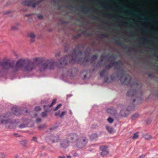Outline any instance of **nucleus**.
Listing matches in <instances>:
<instances>
[{"mask_svg": "<svg viewBox=\"0 0 158 158\" xmlns=\"http://www.w3.org/2000/svg\"><path fill=\"white\" fill-rule=\"evenodd\" d=\"M86 77V75L84 76V78H85Z\"/></svg>", "mask_w": 158, "mask_h": 158, "instance_id": "nucleus-58", "label": "nucleus"}, {"mask_svg": "<svg viewBox=\"0 0 158 158\" xmlns=\"http://www.w3.org/2000/svg\"><path fill=\"white\" fill-rule=\"evenodd\" d=\"M12 115L11 113L8 112L6 113V114L4 116V118H7L10 117V116Z\"/></svg>", "mask_w": 158, "mask_h": 158, "instance_id": "nucleus-29", "label": "nucleus"}, {"mask_svg": "<svg viewBox=\"0 0 158 158\" xmlns=\"http://www.w3.org/2000/svg\"><path fill=\"white\" fill-rule=\"evenodd\" d=\"M11 110L13 114L16 116H19L20 115V111L17 108L13 107L11 108Z\"/></svg>", "mask_w": 158, "mask_h": 158, "instance_id": "nucleus-14", "label": "nucleus"}, {"mask_svg": "<svg viewBox=\"0 0 158 158\" xmlns=\"http://www.w3.org/2000/svg\"><path fill=\"white\" fill-rule=\"evenodd\" d=\"M108 148V146H102L100 147L99 148V149L100 151L102 152L105 151L107 150Z\"/></svg>", "mask_w": 158, "mask_h": 158, "instance_id": "nucleus-22", "label": "nucleus"}, {"mask_svg": "<svg viewBox=\"0 0 158 158\" xmlns=\"http://www.w3.org/2000/svg\"><path fill=\"white\" fill-rule=\"evenodd\" d=\"M26 126L24 124H20L19 126V127L20 128H23L26 127Z\"/></svg>", "mask_w": 158, "mask_h": 158, "instance_id": "nucleus-32", "label": "nucleus"}, {"mask_svg": "<svg viewBox=\"0 0 158 158\" xmlns=\"http://www.w3.org/2000/svg\"><path fill=\"white\" fill-rule=\"evenodd\" d=\"M154 54L155 56L157 58V59L158 60V54L156 53H154Z\"/></svg>", "mask_w": 158, "mask_h": 158, "instance_id": "nucleus-46", "label": "nucleus"}, {"mask_svg": "<svg viewBox=\"0 0 158 158\" xmlns=\"http://www.w3.org/2000/svg\"><path fill=\"white\" fill-rule=\"evenodd\" d=\"M67 139L69 142L76 143L78 139V135L76 133H73L68 134L66 136Z\"/></svg>", "mask_w": 158, "mask_h": 158, "instance_id": "nucleus-9", "label": "nucleus"}, {"mask_svg": "<svg viewBox=\"0 0 158 158\" xmlns=\"http://www.w3.org/2000/svg\"><path fill=\"white\" fill-rule=\"evenodd\" d=\"M81 140L84 143L83 145H82V147H85L87 143L88 139L85 137H83L81 138Z\"/></svg>", "mask_w": 158, "mask_h": 158, "instance_id": "nucleus-17", "label": "nucleus"}, {"mask_svg": "<svg viewBox=\"0 0 158 158\" xmlns=\"http://www.w3.org/2000/svg\"><path fill=\"white\" fill-rule=\"evenodd\" d=\"M47 116V113L46 112H43L41 114V116L42 117H45Z\"/></svg>", "mask_w": 158, "mask_h": 158, "instance_id": "nucleus-35", "label": "nucleus"}, {"mask_svg": "<svg viewBox=\"0 0 158 158\" xmlns=\"http://www.w3.org/2000/svg\"><path fill=\"white\" fill-rule=\"evenodd\" d=\"M58 157L59 158H65V157L64 156H58Z\"/></svg>", "mask_w": 158, "mask_h": 158, "instance_id": "nucleus-47", "label": "nucleus"}, {"mask_svg": "<svg viewBox=\"0 0 158 158\" xmlns=\"http://www.w3.org/2000/svg\"><path fill=\"white\" fill-rule=\"evenodd\" d=\"M43 148H44V147H42Z\"/></svg>", "mask_w": 158, "mask_h": 158, "instance_id": "nucleus-59", "label": "nucleus"}, {"mask_svg": "<svg viewBox=\"0 0 158 158\" xmlns=\"http://www.w3.org/2000/svg\"><path fill=\"white\" fill-rule=\"evenodd\" d=\"M41 121V119L40 118H38L36 119V123H38L40 122Z\"/></svg>", "mask_w": 158, "mask_h": 158, "instance_id": "nucleus-40", "label": "nucleus"}, {"mask_svg": "<svg viewBox=\"0 0 158 158\" xmlns=\"http://www.w3.org/2000/svg\"><path fill=\"white\" fill-rule=\"evenodd\" d=\"M156 97H158V96H157V95H156Z\"/></svg>", "mask_w": 158, "mask_h": 158, "instance_id": "nucleus-60", "label": "nucleus"}, {"mask_svg": "<svg viewBox=\"0 0 158 158\" xmlns=\"http://www.w3.org/2000/svg\"><path fill=\"white\" fill-rule=\"evenodd\" d=\"M145 156V155L143 154L141 156H139V158H143Z\"/></svg>", "mask_w": 158, "mask_h": 158, "instance_id": "nucleus-43", "label": "nucleus"}, {"mask_svg": "<svg viewBox=\"0 0 158 158\" xmlns=\"http://www.w3.org/2000/svg\"><path fill=\"white\" fill-rule=\"evenodd\" d=\"M72 96V94H69L67 95V97H70Z\"/></svg>", "mask_w": 158, "mask_h": 158, "instance_id": "nucleus-49", "label": "nucleus"}, {"mask_svg": "<svg viewBox=\"0 0 158 158\" xmlns=\"http://www.w3.org/2000/svg\"><path fill=\"white\" fill-rule=\"evenodd\" d=\"M46 102V101H43V102H43V103H44L45 102Z\"/></svg>", "mask_w": 158, "mask_h": 158, "instance_id": "nucleus-57", "label": "nucleus"}, {"mask_svg": "<svg viewBox=\"0 0 158 158\" xmlns=\"http://www.w3.org/2000/svg\"><path fill=\"white\" fill-rule=\"evenodd\" d=\"M11 30H18V27L17 26L12 25L11 27Z\"/></svg>", "mask_w": 158, "mask_h": 158, "instance_id": "nucleus-26", "label": "nucleus"}, {"mask_svg": "<svg viewBox=\"0 0 158 158\" xmlns=\"http://www.w3.org/2000/svg\"><path fill=\"white\" fill-rule=\"evenodd\" d=\"M1 123L2 124H7L12 123L11 121H10L9 120H2L1 121Z\"/></svg>", "mask_w": 158, "mask_h": 158, "instance_id": "nucleus-20", "label": "nucleus"}, {"mask_svg": "<svg viewBox=\"0 0 158 158\" xmlns=\"http://www.w3.org/2000/svg\"><path fill=\"white\" fill-rule=\"evenodd\" d=\"M69 141L66 137V138L62 139L60 143V147L62 148H66L69 146Z\"/></svg>", "mask_w": 158, "mask_h": 158, "instance_id": "nucleus-10", "label": "nucleus"}, {"mask_svg": "<svg viewBox=\"0 0 158 158\" xmlns=\"http://www.w3.org/2000/svg\"><path fill=\"white\" fill-rule=\"evenodd\" d=\"M60 52H58V53L56 54L55 56L57 57V56H58L59 55H60Z\"/></svg>", "mask_w": 158, "mask_h": 158, "instance_id": "nucleus-44", "label": "nucleus"}, {"mask_svg": "<svg viewBox=\"0 0 158 158\" xmlns=\"http://www.w3.org/2000/svg\"><path fill=\"white\" fill-rule=\"evenodd\" d=\"M38 18L39 19H42V18H43V17L42 15H39L38 16Z\"/></svg>", "mask_w": 158, "mask_h": 158, "instance_id": "nucleus-45", "label": "nucleus"}, {"mask_svg": "<svg viewBox=\"0 0 158 158\" xmlns=\"http://www.w3.org/2000/svg\"><path fill=\"white\" fill-rule=\"evenodd\" d=\"M107 111L108 113L110 114H114L116 112L115 109L113 108H110L107 109Z\"/></svg>", "mask_w": 158, "mask_h": 158, "instance_id": "nucleus-16", "label": "nucleus"}, {"mask_svg": "<svg viewBox=\"0 0 158 158\" xmlns=\"http://www.w3.org/2000/svg\"><path fill=\"white\" fill-rule=\"evenodd\" d=\"M5 156V155L3 153H1L0 154V157L1 158H4Z\"/></svg>", "mask_w": 158, "mask_h": 158, "instance_id": "nucleus-41", "label": "nucleus"}, {"mask_svg": "<svg viewBox=\"0 0 158 158\" xmlns=\"http://www.w3.org/2000/svg\"><path fill=\"white\" fill-rule=\"evenodd\" d=\"M128 51V52H130V51L131 50H127Z\"/></svg>", "mask_w": 158, "mask_h": 158, "instance_id": "nucleus-53", "label": "nucleus"}, {"mask_svg": "<svg viewBox=\"0 0 158 158\" xmlns=\"http://www.w3.org/2000/svg\"><path fill=\"white\" fill-rule=\"evenodd\" d=\"M14 66V64L13 62H10L7 60L2 63L0 62V74L6 72L10 69L13 71Z\"/></svg>", "mask_w": 158, "mask_h": 158, "instance_id": "nucleus-2", "label": "nucleus"}, {"mask_svg": "<svg viewBox=\"0 0 158 158\" xmlns=\"http://www.w3.org/2000/svg\"><path fill=\"white\" fill-rule=\"evenodd\" d=\"M106 128L108 131L109 132L112 133L114 131L113 128L111 127L106 126Z\"/></svg>", "mask_w": 158, "mask_h": 158, "instance_id": "nucleus-24", "label": "nucleus"}, {"mask_svg": "<svg viewBox=\"0 0 158 158\" xmlns=\"http://www.w3.org/2000/svg\"><path fill=\"white\" fill-rule=\"evenodd\" d=\"M67 157L68 158H70L71 157V156H67Z\"/></svg>", "mask_w": 158, "mask_h": 158, "instance_id": "nucleus-50", "label": "nucleus"}, {"mask_svg": "<svg viewBox=\"0 0 158 158\" xmlns=\"http://www.w3.org/2000/svg\"><path fill=\"white\" fill-rule=\"evenodd\" d=\"M70 114H72V112H71V110H70Z\"/></svg>", "mask_w": 158, "mask_h": 158, "instance_id": "nucleus-55", "label": "nucleus"}, {"mask_svg": "<svg viewBox=\"0 0 158 158\" xmlns=\"http://www.w3.org/2000/svg\"><path fill=\"white\" fill-rule=\"evenodd\" d=\"M62 106L61 104H58L55 108V110H58L60 107Z\"/></svg>", "mask_w": 158, "mask_h": 158, "instance_id": "nucleus-37", "label": "nucleus"}, {"mask_svg": "<svg viewBox=\"0 0 158 158\" xmlns=\"http://www.w3.org/2000/svg\"><path fill=\"white\" fill-rule=\"evenodd\" d=\"M60 112L58 111L56 112L55 113V115L58 116V115H60Z\"/></svg>", "mask_w": 158, "mask_h": 158, "instance_id": "nucleus-42", "label": "nucleus"}, {"mask_svg": "<svg viewBox=\"0 0 158 158\" xmlns=\"http://www.w3.org/2000/svg\"><path fill=\"white\" fill-rule=\"evenodd\" d=\"M135 101V99H134L133 100V101L132 102H134Z\"/></svg>", "mask_w": 158, "mask_h": 158, "instance_id": "nucleus-52", "label": "nucleus"}, {"mask_svg": "<svg viewBox=\"0 0 158 158\" xmlns=\"http://www.w3.org/2000/svg\"><path fill=\"white\" fill-rule=\"evenodd\" d=\"M108 121L110 123H113L114 120L111 118L109 117L107 119Z\"/></svg>", "mask_w": 158, "mask_h": 158, "instance_id": "nucleus-30", "label": "nucleus"}, {"mask_svg": "<svg viewBox=\"0 0 158 158\" xmlns=\"http://www.w3.org/2000/svg\"><path fill=\"white\" fill-rule=\"evenodd\" d=\"M139 136V135H138V133L136 132L134 134L133 136L132 137V139H136L138 138Z\"/></svg>", "mask_w": 158, "mask_h": 158, "instance_id": "nucleus-28", "label": "nucleus"}, {"mask_svg": "<svg viewBox=\"0 0 158 158\" xmlns=\"http://www.w3.org/2000/svg\"><path fill=\"white\" fill-rule=\"evenodd\" d=\"M109 153V152L107 150L102 152L101 153V155L102 156H105L107 155Z\"/></svg>", "mask_w": 158, "mask_h": 158, "instance_id": "nucleus-25", "label": "nucleus"}, {"mask_svg": "<svg viewBox=\"0 0 158 158\" xmlns=\"http://www.w3.org/2000/svg\"><path fill=\"white\" fill-rule=\"evenodd\" d=\"M120 113L121 115L122 116H124L126 115V114L125 113H124V110H121L120 112Z\"/></svg>", "mask_w": 158, "mask_h": 158, "instance_id": "nucleus-38", "label": "nucleus"}, {"mask_svg": "<svg viewBox=\"0 0 158 158\" xmlns=\"http://www.w3.org/2000/svg\"><path fill=\"white\" fill-rule=\"evenodd\" d=\"M97 145V144H92L91 145V146L94 147Z\"/></svg>", "mask_w": 158, "mask_h": 158, "instance_id": "nucleus-48", "label": "nucleus"}, {"mask_svg": "<svg viewBox=\"0 0 158 158\" xmlns=\"http://www.w3.org/2000/svg\"><path fill=\"white\" fill-rule=\"evenodd\" d=\"M144 138L146 139H148L151 138V136L148 135H145Z\"/></svg>", "mask_w": 158, "mask_h": 158, "instance_id": "nucleus-31", "label": "nucleus"}, {"mask_svg": "<svg viewBox=\"0 0 158 158\" xmlns=\"http://www.w3.org/2000/svg\"><path fill=\"white\" fill-rule=\"evenodd\" d=\"M27 61V59H20L19 60L16 62V65L14 64V66L13 67V71L15 72L19 69L23 71L25 66L24 65Z\"/></svg>", "mask_w": 158, "mask_h": 158, "instance_id": "nucleus-3", "label": "nucleus"}, {"mask_svg": "<svg viewBox=\"0 0 158 158\" xmlns=\"http://www.w3.org/2000/svg\"><path fill=\"white\" fill-rule=\"evenodd\" d=\"M108 81V78H107L106 80V81H105V82H107Z\"/></svg>", "mask_w": 158, "mask_h": 158, "instance_id": "nucleus-54", "label": "nucleus"}, {"mask_svg": "<svg viewBox=\"0 0 158 158\" xmlns=\"http://www.w3.org/2000/svg\"><path fill=\"white\" fill-rule=\"evenodd\" d=\"M17 25H18V26H19V25H20V24H19V23H18V24H17Z\"/></svg>", "mask_w": 158, "mask_h": 158, "instance_id": "nucleus-56", "label": "nucleus"}, {"mask_svg": "<svg viewBox=\"0 0 158 158\" xmlns=\"http://www.w3.org/2000/svg\"><path fill=\"white\" fill-rule=\"evenodd\" d=\"M139 114H138L137 113H135L132 116V118L133 119H136L138 118L139 117Z\"/></svg>", "mask_w": 158, "mask_h": 158, "instance_id": "nucleus-27", "label": "nucleus"}, {"mask_svg": "<svg viewBox=\"0 0 158 158\" xmlns=\"http://www.w3.org/2000/svg\"><path fill=\"white\" fill-rule=\"evenodd\" d=\"M67 113L66 111H63L61 114L60 115V117L61 118H62L64 114H65Z\"/></svg>", "mask_w": 158, "mask_h": 158, "instance_id": "nucleus-34", "label": "nucleus"}, {"mask_svg": "<svg viewBox=\"0 0 158 158\" xmlns=\"http://www.w3.org/2000/svg\"><path fill=\"white\" fill-rule=\"evenodd\" d=\"M35 110L36 111H39L40 110V108L39 106H37L35 107Z\"/></svg>", "mask_w": 158, "mask_h": 158, "instance_id": "nucleus-39", "label": "nucleus"}, {"mask_svg": "<svg viewBox=\"0 0 158 158\" xmlns=\"http://www.w3.org/2000/svg\"><path fill=\"white\" fill-rule=\"evenodd\" d=\"M136 91L135 89H130L128 91L127 95L129 97H132L136 96Z\"/></svg>", "mask_w": 158, "mask_h": 158, "instance_id": "nucleus-12", "label": "nucleus"}, {"mask_svg": "<svg viewBox=\"0 0 158 158\" xmlns=\"http://www.w3.org/2000/svg\"><path fill=\"white\" fill-rule=\"evenodd\" d=\"M15 158H18V156H15Z\"/></svg>", "mask_w": 158, "mask_h": 158, "instance_id": "nucleus-51", "label": "nucleus"}, {"mask_svg": "<svg viewBox=\"0 0 158 158\" xmlns=\"http://www.w3.org/2000/svg\"><path fill=\"white\" fill-rule=\"evenodd\" d=\"M120 81L122 84L126 85L128 86H132L135 84L137 85V83H131V77L126 75L124 73H123V75L120 78Z\"/></svg>", "mask_w": 158, "mask_h": 158, "instance_id": "nucleus-5", "label": "nucleus"}, {"mask_svg": "<svg viewBox=\"0 0 158 158\" xmlns=\"http://www.w3.org/2000/svg\"><path fill=\"white\" fill-rule=\"evenodd\" d=\"M27 36L29 38L31 43H33L35 41V35L33 33H29L27 34Z\"/></svg>", "mask_w": 158, "mask_h": 158, "instance_id": "nucleus-13", "label": "nucleus"}, {"mask_svg": "<svg viewBox=\"0 0 158 158\" xmlns=\"http://www.w3.org/2000/svg\"><path fill=\"white\" fill-rule=\"evenodd\" d=\"M49 139L52 143H54L58 141L59 139V137L58 135H53L50 136L49 137Z\"/></svg>", "mask_w": 158, "mask_h": 158, "instance_id": "nucleus-11", "label": "nucleus"}, {"mask_svg": "<svg viewBox=\"0 0 158 158\" xmlns=\"http://www.w3.org/2000/svg\"><path fill=\"white\" fill-rule=\"evenodd\" d=\"M123 65V63L120 60L116 61H112L110 62L108 65L106 66L105 69H108L112 66H114L115 69H119L121 68L122 67Z\"/></svg>", "mask_w": 158, "mask_h": 158, "instance_id": "nucleus-6", "label": "nucleus"}, {"mask_svg": "<svg viewBox=\"0 0 158 158\" xmlns=\"http://www.w3.org/2000/svg\"><path fill=\"white\" fill-rule=\"evenodd\" d=\"M80 50H74L71 55L61 58L59 60L60 64L58 65L59 67H64L67 64L68 61L71 64L74 63L77 61L79 64L85 65L86 63H91L98 58V56L97 55H92L91 57L90 53L87 54L86 51L88 50H85L84 55L82 51Z\"/></svg>", "mask_w": 158, "mask_h": 158, "instance_id": "nucleus-1", "label": "nucleus"}, {"mask_svg": "<svg viewBox=\"0 0 158 158\" xmlns=\"http://www.w3.org/2000/svg\"><path fill=\"white\" fill-rule=\"evenodd\" d=\"M45 127V124H44L42 126H39L38 127V128L40 129H42L44 128Z\"/></svg>", "mask_w": 158, "mask_h": 158, "instance_id": "nucleus-36", "label": "nucleus"}, {"mask_svg": "<svg viewBox=\"0 0 158 158\" xmlns=\"http://www.w3.org/2000/svg\"><path fill=\"white\" fill-rule=\"evenodd\" d=\"M117 56L116 55H110L109 54L103 53L101 56V61L102 62L104 60H106L108 61L114 60L116 58Z\"/></svg>", "mask_w": 158, "mask_h": 158, "instance_id": "nucleus-8", "label": "nucleus"}, {"mask_svg": "<svg viewBox=\"0 0 158 158\" xmlns=\"http://www.w3.org/2000/svg\"><path fill=\"white\" fill-rule=\"evenodd\" d=\"M31 140L32 141H34V142L37 143L38 141H37V139L36 137L35 136H34L32 137V139Z\"/></svg>", "mask_w": 158, "mask_h": 158, "instance_id": "nucleus-33", "label": "nucleus"}, {"mask_svg": "<svg viewBox=\"0 0 158 158\" xmlns=\"http://www.w3.org/2000/svg\"><path fill=\"white\" fill-rule=\"evenodd\" d=\"M83 143L81 141H79L78 139L76 143L75 144V145L77 147L79 148H82L85 147H82V145H83Z\"/></svg>", "mask_w": 158, "mask_h": 158, "instance_id": "nucleus-15", "label": "nucleus"}, {"mask_svg": "<svg viewBox=\"0 0 158 158\" xmlns=\"http://www.w3.org/2000/svg\"><path fill=\"white\" fill-rule=\"evenodd\" d=\"M35 69V63L31 60L27 59V61L23 69V71L30 72L34 69Z\"/></svg>", "mask_w": 158, "mask_h": 158, "instance_id": "nucleus-7", "label": "nucleus"}, {"mask_svg": "<svg viewBox=\"0 0 158 158\" xmlns=\"http://www.w3.org/2000/svg\"><path fill=\"white\" fill-rule=\"evenodd\" d=\"M106 73V69H104L103 70L100 72V76L101 77H103L105 75Z\"/></svg>", "mask_w": 158, "mask_h": 158, "instance_id": "nucleus-23", "label": "nucleus"}, {"mask_svg": "<svg viewBox=\"0 0 158 158\" xmlns=\"http://www.w3.org/2000/svg\"><path fill=\"white\" fill-rule=\"evenodd\" d=\"M56 99H54L52 101L51 103V104L50 105H47V106L44 105V108H45L46 107H51L53 105H54L56 103Z\"/></svg>", "mask_w": 158, "mask_h": 158, "instance_id": "nucleus-21", "label": "nucleus"}, {"mask_svg": "<svg viewBox=\"0 0 158 158\" xmlns=\"http://www.w3.org/2000/svg\"><path fill=\"white\" fill-rule=\"evenodd\" d=\"M34 62L35 63V64H40L42 61V59H39L37 58H35L33 59Z\"/></svg>", "mask_w": 158, "mask_h": 158, "instance_id": "nucleus-19", "label": "nucleus"}, {"mask_svg": "<svg viewBox=\"0 0 158 158\" xmlns=\"http://www.w3.org/2000/svg\"><path fill=\"white\" fill-rule=\"evenodd\" d=\"M98 135L96 133H93L90 135V139L91 140H94L98 138Z\"/></svg>", "mask_w": 158, "mask_h": 158, "instance_id": "nucleus-18", "label": "nucleus"}, {"mask_svg": "<svg viewBox=\"0 0 158 158\" xmlns=\"http://www.w3.org/2000/svg\"><path fill=\"white\" fill-rule=\"evenodd\" d=\"M55 63L52 60H47L43 64L39 66V70L43 71L47 69H52L54 68Z\"/></svg>", "mask_w": 158, "mask_h": 158, "instance_id": "nucleus-4", "label": "nucleus"}]
</instances>
